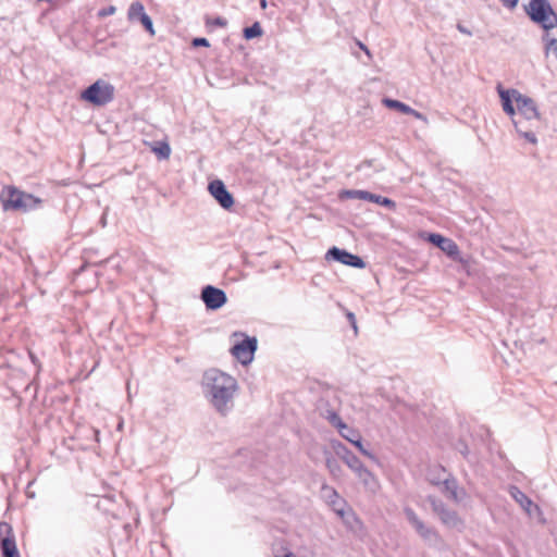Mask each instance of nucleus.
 Listing matches in <instances>:
<instances>
[{
	"mask_svg": "<svg viewBox=\"0 0 557 557\" xmlns=\"http://www.w3.org/2000/svg\"><path fill=\"white\" fill-rule=\"evenodd\" d=\"M512 97L517 106L516 119H521L523 124H525V122L531 124L533 122H540L541 115L537 106L532 98L522 95L517 89H512Z\"/></svg>",
	"mask_w": 557,
	"mask_h": 557,
	"instance_id": "obj_6",
	"label": "nucleus"
},
{
	"mask_svg": "<svg viewBox=\"0 0 557 557\" xmlns=\"http://www.w3.org/2000/svg\"><path fill=\"white\" fill-rule=\"evenodd\" d=\"M146 14L144 4L140 1H135L128 8L127 18L129 22L140 21Z\"/></svg>",
	"mask_w": 557,
	"mask_h": 557,
	"instance_id": "obj_25",
	"label": "nucleus"
},
{
	"mask_svg": "<svg viewBox=\"0 0 557 557\" xmlns=\"http://www.w3.org/2000/svg\"><path fill=\"white\" fill-rule=\"evenodd\" d=\"M0 379L4 382L13 395L27 391L30 385V379L26 374L23 367L10 369V372L5 374H3L2 369H0Z\"/></svg>",
	"mask_w": 557,
	"mask_h": 557,
	"instance_id": "obj_9",
	"label": "nucleus"
},
{
	"mask_svg": "<svg viewBox=\"0 0 557 557\" xmlns=\"http://www.w3.org/2000/svg\"><path fill=\"white\" fill-rule=\"evenodd\" d=\"M0 201L4 211L28 212L42 206L44 200L25 193L15 186H4L0 194Z\"/></svg>",
	"mask_w": 557,
	"mask_h": 557,
	"instance_id": "obj_2",
	"label": "nucleus"
},
{
	"mask_svg": "<svg viewBox=\"0 0 557 557\" xmlns=\"http://www.w3.org/2000/svg\"><path fill=\"white\" fill-rule=\"evenodd\" d=\"M429 242L438 247L451 259L461 261V259L459 258V247L453 239L444 237L441 234L432 233L429 235Z\"/></svg>",
	"mask_w": 557,
	"mask_h": 557,
	"instance_id": "obj_14",
	"label": "nucleus"
},
{
	"mask_svg": "<svg viewBox=\"0 0 557 557\" xmlns=\"http://www.w3.org/2000/svg\"><path fill=\"white\" fill-rule=\"evenodd\" d=\"M542 39L545 42L546 53H548L549 50H553L557 58V38H549L548 33H545L543 35Z\"/></svg>",
	"mask_w": 557,
	"mask_h": 557,
	"instance_id": "obj_32",
	"label": "nucleus"
},
{
	"mask_svg": "<svg viewBox=\"0 0 557 557\" xmlns=\"http://www.w3.org/2000/svg\"><path fill=\"white\" fill-rule=\"evenodd\" d=\"M115 11H116V8L114 5H109L107 8L99 10L97 15H98V17H106V16L114 14Z\"/></svg>",
	"mask_w": 557,
	"mask_h": 557,
	"instance_id": "obj_36",
	"label": "nucleus"
},
{
	"mask_svg": "<svg viewBox=\"0 0 557 557\" xmlns=\"http://www.w3.org/2000/svg\"><path fill=\"white\" fill-rule=\"evenodd\" d=\"M497 91L502 100V107L504 112L508 114L511 117V121L513 122V119H516L517 114L512 103V101L515 100L512 97V89H504L502 85L498 84Z\"/></svg>",
	"mask_w": 557,
	"mask_h": 557,
	"instance_id": "obj_17",
	"label": "nucleus"
},
{
	"mask_svg": "<svg viewBox=\"0 0 557 557\" xmlns=\"http://www.w3.org/2000/svg\"><path fill=\"white\" fill-rule=\"evenodd\" d=\"M404 513L417 534L428 544L437 545L442 539L435 528L426 525L411 507H405Z\"/></svg>",
	"mask_w": 557,
	"mask_h": 557,
	"instance_id": "obj_7",
	"label": "nucleus"
},
{
	"mask_svg": "<svg viewBox=\"0 0 557 557\" xmlns=\"http://www.w3.org/2000/svg\"><path fill=\"white\" fill-rule=\"evenodd\" d=\"M513 125H515L516 131L523 138H525L531 144H536L537 138H536L535 134L532 131L528 129V127L523 124V121H521V119H513Z\"/></svg>",
	"mask_w": 557,
	"mask_h": 557,
	"instance_id": "obj_26",
	"label": "nucleus"
},
{
	"mask_svg": "<svg viewBox=\"0 0 557 557\" xmlns=\"http://www.w3.org/2000/svg\"><path fill=\"white\" fill-rule=\"evenodd\" d=\"M325 466L333 476H338L342 472L341 465L330 451H326Z\"/></svg>",
	"mask_w": 557,
	"mask_h": 557,
	"instance_id": "obj_28",
	"label": "nucleus"
},
{
	"mask_svg": "<svg viewBox=\"0 0 557 557\" xmlns=\"http://www.w3.org/2000/svg\"><path fill=\"white\" fill-rule=\"evenodd\" d=\"M234 336H243L244 338L233 345L231 348V354L243 366L250 364L258 349L257 338L255 336H248L238 332H235Z\"/></svg>",
	"mask_w": 557,
	"mask_h": 557,
	"instance_id": "obj_5",
	"label": "nucleus"
},
{
	"mask_svg": "<svg viewBox=\"0 0 557 557\" xmlns=\"http://www.w3.org/2000/svg\"><path fill=\"white\" fill-rule=\"evenodd\" d=\"M0 548L2 557H21L13 529L8 522H0Z\"/></svg>",
	"mask_w": 557,
	"mask_h": 557,
	"instance_id": "obj_10",
	"label": "nucleus"
},
{
	"mask_svg": "<svg viewBox=\"0 0 557 557\" xmlns=\"http://www.w3.org/2000/svg\"><path fill=\"white\" fill-rule=\"evenodd\" d=\"M442 482L443 480L440 478V475L430 478V483L433 485H441Z\"/></svg>",
	"mask_w": 557,
	"mask_h": 557,
	"instance_id": "obj_42",
	"label": "nucleus"
},
{
	"mask_svg": "<svg viewBox=\"0 0 557 557\" xmlns=\"http://www.w3.org/2000/svg\"><path fill=\"white\" fill-rule=\"evenodd\" d=\"M357 45H358V47H359L361 50H363V51L367 53V55H368V57H371V52H370V50L368 49V47H367L363 42H361V41H357Z\"/></svg>",
	"mask_w": 557,
	"mask_h": 557,
	"instance_id": "obj_43",
	"label": "nucleus"
},
{
	"mask_svg": "<svg viewBox=\"0 0 557 557\" xmlns=\"http://www.w3.org/2000/svg\"><path fill=\"white\" fill-rule=\"evenodd\" d=\"M284 557H296L292 552H288L284 555Z\"/></svg>",
	"mask_w": 557,
	"mask_h": 557,
	"instance_id": "obj_49",
	"label": "nucleus"
},
{
	"mask_svg": "<svg viewBox=\"0 0 557 557\" xmlns=\"http://www.w3.org/2000/svg\"><path fill=\"white\" fill-rule=\"evenodd\" d=\"M139 22L141 23V25L145 28V30L147 33H149V35L154 36L156 32H154V28H153V22H152L151 17L148 14L143 16V18Z\"/></svg>",
	"mask_w": 557,
	"mask_h": 557,
	"instance_id": "obj_33",
	"label": "nucleus"
},
{
	"mask_svg": "<svg viewBox=\"0 0 557 557\" xmlns=\"http://www.w3.org/2000/svg\"><path fill=\"white\" fill-rule=\"evenodd\" d=\"M341 198H348V199H360V200H367L371 202L379 203L385 208L394 209L396 207V203L394 200L387 197H383L380 195L372 194L367 190H359V189H346L343 190L339 194Z\"/></svg>",
	"mask_w": 557,
	"mask_h": 557,
	"instance_id": "obj_12",
	"label": "nucleus"
},
{
	"mask_svg": "<svg viewBox=\"0 0 557 557\" xmlns=\"http://www.w3.org/2000/svg\"><path fill=\"white\" fill-rule=\"evenodd\" d=\"M260 5H261L262 8H265V7H267V1H265V0H261V1H260Z\"/></svg>",
	"mask_w": 557,
	"mask_h": 557,
	"instance_id": "obj_50",
	"label": "nucleus"
},
{
	"mask_svg": "<svg viewBox=\"0 0 557 557\" xmlns=\"http://www.w3.org/2000/svg\"><path fill=\"white\" fill-rule=\"evenodd\" d=\"M426 500L430 503L433 512L438 517L441 522L448 528H459L462 525V520L459 518L457 511L449 509L443 500L429 495Z\"/></svg>",
	"mask_w": 557,
	"mask_h": 557,
	"instance_id": "obj_8",
	"label": "nucleus"
},
{
	"mask_svg": "<svg viewBox=\"0 0 557 557\" xmlns=\"http://www.w3.org/2000/svg\"><path fill=\"white\" fill-rule=\"evenodd\" d=\"M510 495L528 513H531V507L533 506L537 509V506L517 486L510 487Z\"/></svg>",
	"mask_w": 557,
	"mask_h": 557,
	"instance_id": "obj_22",
	"label": "nucleus"
},
{
	"mask_svg": "<svg viewBox=\"0 0 557 557\" xmlns=\"http://www.w3.org/2000/svg\"><path fill=\"white\" fill-rule=\"evenodd\" d=\"M345 440H347L348 442H350L352 445H355V447L366 457H368L369 459L373 460V461H376V457L369 450L367 449L364 446H363V443H362V438H361V435L360 433L352 429V428H347V430H342V432L339 433Z\"/></svg>",
	"mask_w": 557,
	"mask_h": 557,
	"instance_id": "obj_16",
	"label": "nucleus"
},
{
	"mask_svg": "<svg viewBox=\"0 0 557 557\" xmlns=\"http://www.w3.org/2000/svg\"><path fill=\"white\" fill-rule=\"evenodd\" d=\"M468 453H469L468 447H467V446H465V448H462V450H461V454H462L465 457H467V456H468Z\"/></svg>",
	"mask_w": 557,
	"mask_h": 557,
	"instance_id": "obj_46",
	"label": "nucleus"
},
{
	"mask_svg": "<svg viewBox=\"0 0 557 557\" xmlns=\"http://www.w3.org/2000/svg\"><path fill=\"white\" fill-rule=\"evenodd\" d=\"M442 491L448 495L449 498H451L455 502H459L458 496V482L453 475H448L447 478L443 479V482L441 484Z\"/></svg>",
	"mask_w": 557,
	"mask_h": 557,
	"instance_id": "obj_23",
	"label": "nucleus"
},
{
	"mask_svg": "<svg viewBox=\"0 0 557 557\" xmlns=\"http://www.w3.org/2000/svg\"><path fill=\"white\" fill-rule=\"evenodd\" d=\"M158 159H168L171 154V147L166 141H157L152 148Z\"/></svg>",
	"mask_w": 557,
	"mask_h": 557,
	"instance_id": "obj_29",
	"label": "nucleus"
},
{
	"mask_svg": "<svg viewBox=\"0 0 557 557\" xmlns=\"http://www.w3.org/2000/svg\"><path fill=\"white\" fill-rule=\"evenodd\" d=\"M346 506L335 508V512L343 519L344 523L350 529L356 530L357 525H361V521L356 513L350 509H345Z\"/></svg>",
	"mask_w": 557,
	"mask_h": 557,
	"instance_id": "obj_20",
	"label": "nucleus"
},
{
	"mask_svg": "<svg viewBox=\"0 0 557 557\" xmlns=\"http://www.w3.org/2000/svg\"><path fill=\"white\" fill-rule=\"evenodd\" d=\"M200 298L203 301V304L206 305V308L209 310V300H210V297H209V284L201 288Z\"/></svg>",
	"mask_w": 557,
	"mask_h": 557,
	"instance_id": "obj_37",
	"label": "nucleus"
},
{
	"mask_svg": "<svg viewBox=\"0 0 557 557\" xmlns=\"http://www.w3.org/2000/svg\"><path fill=\"white\" fill-rule=\"evenodd\" d=\"M325 418L333 426L338 430L339 433L342 430H347L348 428V425L342 421L341 417L334 410H327Z\"/></svg>",
	"mask_w": 557,
	"mask_h": 557,
	"instance_id": "obj_30",
	"label": "nucleus"
},
{
	"mask_svg": "<svg viewBox=\"0 0 557 557\" xmlns=\"http://www.w3.org/2000/svg\"><path fill=\"white\" fill-rule=\"evenodd\" d=\"M0 357L3 361L0 363V369H2V373H9L10 369L21 368L25 362V355L20 354L14 349H2L0 350Z\"/></svg>",
	"mask_w": 557,
	"mask_h": 557,
	"instance_id": "obj_15",
	"label": "nucleus"
},
{
	"mask_svg": "<svg viewBox=\"0 0 557 557\" xmlns=\"http://www.w3.org/2000/svg\"><path fill=\"white\" fill-rule=\"evenodd\" d=\"M263 34L259 22H255L251 26L244 28V38L247 40L260 37Z\"/></svg>",
	"mask_w": 557,
	"mask_h": 557,
	"instance_id": "obj_31",
	"label": "nucleus"
},
{
	"mask_svg": "<svg viewBox=\"0 0 557 557\" xmlns=\"http://www.w3.org/2000/svg\"><path fill=\"white\" fill-rule=\"evenodd\" d=\"M383 103L386 108L397 110L404 114H408L411 112V107H409L408 104H406L399 100L384 98Z\"/></svg>",
	"mask_w": 557,
	"mask_h": 557,
	"instance_id": "obj_27",
	"label": "nucleus"
},
{
	"mask_svg": "<svg viewBox=\"0 0 557 557\" xmlns=\"http://www.w3.org/2000/svg\"><path fill=\"white\" fill-rule=\"evenodd\" d=\"M327 260H334L342 264L349 265L355 269H364L366 262L357 255H354L345 249H341L336 246L330 248L325 255Z\"/></svg>",
	"mask_w": 557,
	"mask_h": 557,
	"instance_id": "obj_11",
	"label": "nucleus"
},
{
	"mask_svg": "<svg viewBox=\"0 0 557 557\" xmlns=\"http://www.w3.org/2000/svg\"><path fill=\"white\" fill-rule=\"evenodd\" d=\"M321 494H322L323 498H325L327 504L330 506H332L334 511H335V508H341L342 506H346V502L339 497L337 491L327 484H323L321 486Z\"/></svg>",
	"mask_w": 557,
	"mask_h": 557,
	"instance_id": "obj_18",
	"label": "nucleus"
},
{
	"mask_svg": "<svg viewBox=\"0 0 557 557\" xmlns=\"http://www.w3.org/2000/svg\"><path fill=\"white\" fill-rule=\"evenodd\" d=\"M211 197L226 211L234 207L235 199L221 180L211 181Z\"/></svg>",
	"mask_w": 557,
	"mask_h": 557,
	"instance_id": "obj_13",
	"label": "nucleus"
},
{
	"mask_svg": "<svg viewBox=\"0 0 557 557\" xmlns=\"http://www.w3.org/2000/svg\"><path fill=\"white\" fill-rule=\"evenodd\" d=\"M347 318L351 324V326L354 327L355 332H357V324H356V318H355V314L352 312H348L347 313Z\"/></svg>",
	"mask_w": 557,
	"mask_h": 557,
	"instance_id": "obj_40",
	"label": "nucleus"
},
{
	"mask_svg": "<svg viewBox=\"0 0 557 557\" xmlns=\"http://www.w3.org/2000/svg\"><path fill=\"white\" fill-rule=\"evenodd\" d=\"M524 12L545 33L557 27V13L548 0H530L524 5Z\"/></svg>",
	"mask_w": 557,
	"mask_h": 557,
	"instance_id": "obj_3",
	"label": "nucleus"
},
{
	"mask_svg": "<svg viewBox=\"0 0 557 557\" xmlns=\"http://www.w3.org/2000/svg\"><path fill=\"white\" fill-rule=\"evenodd\" d=\"M190 45L193 48L209 47V40L205 37H196L191 40Z\"/></svg>",
	"mask_w": 557,
	"mask_h": 557,
	"instance_id": "obj_35",
	"label": "nucleus"
},
{
	"mask_svg": "<svg viewBox=\"0 0 557 557\" xmlns=\"http://www.w3.org/2000/svg\"><path fill=\"white\" fill-rule=\"evenodd\" d=\"M408 114L414 116L417 120H421L423 122H426V116L424 114H422L421 112L412 109V108H411V112L408 113Z\"/></svg>",
	"mask_w": 557,
	"mask_h": 557,
	"instance_id": "obj_38",
	"label": "nucleus"
},
{
	"mask_svg": "<svg viewBox=\"0 0 557 557\" xmlns=\"http://www.w3.org/2000/svg\"><path fill=\"white\" fill-rule=\"evenodd\" d=\"M81 98L96 107L106 106L114 99V86L98 79L82 91Z\"/></svg>",
	"mask_w": 557,
	"mask_h": 557,
	"instance_id": "obj_4",
	"label": "nucleus"
},
{
	"mask_svg": "<svg viewBox=\"0 0 557 557\" xmlns=\"http://www.w3.org/2000/svg\"><path fill=\"white\" fill-rule=\"evenodd\" d=\"M206 377H207V372L203 373V380H202L203 387L206 386V383H205Z\"/></svg>",
	"mask_w": 557,
	"mask_h": 557,
	"instance_id": "obj_51",
	"label": "nucleus"
},
{
	"mask_svg": "<svg viewBox=\"0 0 557 557\" xmlns=\"http://www.w3.org/2000/svg\"><path fill=\"white\" fill-rule=\"evenodd\" d=\"M237 388L235 377L220 370H211V404L222 417L233 409Z\"/></svg>",
	"mask_w": 557,
	"mask_h": 557,
	"instance_id": "obj_1",
	"label": "nucleus"
},
{
	"mask_svg": "<svg viewBox=\"0 0 557 557\" xmlns=\"http://www.w3.org/2000/svg\"><path fill=\"white\" fill-rule=\"evenodd\" d=\"M355 473L358 476V479L362 482L366 488L372 492H374L377 488L379 482L368 468L363 466L360 470L356 471Z\"/></svg>",
	"mask_w": 557,
	"mask_h": 557,
	"instance_id": "obj_21",
	"label": "nucleus"
},
{
	"mask_svg": "<svg viewBox=\"0 0 557 557\" xmlns=\"http://www.w3.org/2000/svg\"><path fill=\"white\" fill-rule=\"evenodd\" d=\"M207 386H208V388H207V389H205L203 392H205V395H206V396H209V384H208Z\"/></svg>",
	"mask_w": 557,
	"mask_h": 557,
	"instance_id": "obj_52",
	"label": "nucleus"
},
{
	"mask_svg": "<svg viewBox=\"0 0 557 557\" xmlns=\"http://www.w3.org/2000/svg\"><path fill=\"white\" fill-rule=\"evenodd\" d=\"M203 23H205V25H206L207 27L209 26V15H208V14H206V15L203 16Z\"/></svg>",
	"mask_w": 557,
	"mask_h": 557,
	"instance_id": "obj_45",
	"label": "nucleus"
},
{
	"mask_svg": "<svg viewBox=\"0 0 557 557\" xmlns=\"http://www.w3.org/2000/svg\"><path fill=\"white\" fill-rule=\"evenodd\" d=\"M435 471L445 472V468L440 466V467L435 468Z\"/></svg>",
	"mask_w": 557,
	"mask_h": 557,
	"instance_id": "obj_47",
	"label": "nucleus"
},
{
	"mask_svg": "<svg viewBox=\"0 0 557 557\" xmlns=\"http://www.w3.org/2000/svg\"><path fill=\"white\" fill-rule=\"evenodd\" d=\"M337 454L341 456L343 461L354 472L360 470L363 467L361 460L350 450H348L345 446L339 445L337 449Z\"/></svg>",
	"mask_w": 557,
	"mask_h": 557,
	"instance_id": "obj_19",
	"label": "nucleus"
},
{
	"mask_svg": "<svg viewBox=\"0 0 557 557\" xmlns=\"http://www.w3.org/2000/svg\"><path fill=\"white\" fill-rule=\"evenodd\" d=\"M39 2H50L51 0H38Z\"/></svg>",
	"mask_w": 557,
	"mask_h": 557,
	"instance_id": "obj_53",
	"label": "nucleus"
},
{
	"mask_svg": "<svg viewBox=\"0 0 557 557\" xmlns=\"http://www.w3.org/2000/svg\"><path fill=\"white\" fill-rule=\"evenodd\" d=\"M227 301V296L221 288L211 286V311L223 307Z\"/></svg>",
	"mask_w": 557,
	"mask_h": 557,
	"instance_id": "obj_24",
	"label": "nucleus"
},
{
	"mask_svg": "<svg viewBox=\"0 0 557 557\" xmlns=\"http://www.w3.org/2000/svg\"><path fill=\"white\" fill-rule=\"evenodd\" d=\"M26 355L32 361V363L36 367V374H38L41 371V362L32 350L27 349Z\"/></svg>",
	"mask_w": 557,
	"mask_h": 557,
	"instance_id": "obj_34",
	"label": "nucleus"
},
{
	"mask_svg": "<svg viewBox=\"0 0 557 557\" xmlns=\"http://www.w3.org/2000/svg\"><path fill=\"white\" fill-rule=\"evenodd\" d=\"M92 432H94V434H95V436H96V440L98 441L99 431H98V430H96V429H92Z\"/></svg>",
	"mask_w": 557,
	"mask_h": 557,
	"instance_id": "obj_48",
	"label": "nucleus"
},
{
	"mask_svg": "<svg viewBox=\"0 0 557 557\" xmlns=\"http://www.w3.org/2000/svg\"><path fill=\"white\" fill-rule=\"evenodd\" d=\"M457 29H458L460 33L465 34V35H468V36H471V35H472V33H471V32H470L466 26H463V25H462V24H460V23H458V24H457Z\"/></svg>",
	"mask_w": 557,
	"mask_h": 557,
	"instance_id": "obj_41",
	"label": "nucleus"
},
{
	"mask_svg": "<svg viewBox=\"0 0 557 557\" xmlns=\"http://www.w3.org/2000/svg\"><path fill=\"white\" fill-rule=\"evenodd\" d=\"M506 5L513 8L517 5L518 0H502Z\"/></svg>",
	"mask_w": 557,
	"mask_h": 557,
	"instance_id": "obj_44",
	"label": "nucleus"
},
{
	"mask_svg": "<svg viewBox=\"0 0 557 557\" xmlns=\"http://www.w3.org/2000/svg\"><path fill=\"white\" fill-rule=\"evenodd\" d=\"M212 25L224 26V25H226V20H224L223 17H215V18L211 20V26Z\"/></svg>",
	"mask_w": 557,
	"mask_h": 557,
	"instance_id": "obj_39",
	"label": "nucleus"
}]
</instances>
